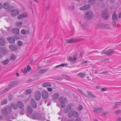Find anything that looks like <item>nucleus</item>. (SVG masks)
<instances>
[{
	"instance_id": "6e6552de",
	"label": "nucleus",
	"mask_w": 121,
	"mask_h": 121,
	"mask_svg": "<svg viewBox=\"0 0 121 121\" xmlns=\"http://www.w3.org/2000/svg\"><path fill=\"white\" fill-rule=\"evenodd\" d=\"M19 11L17 9L12 10L11 12V15L13 17H15L17 15L19 14Z\"/></svg>"
},
{
	"instance_id": "4c0bfd02",
	"label": "nucleus",
	"mask_w": 121,
	"mask_h": 121,
	"mask_svg": "<svg viewBox=\"0 0 121 121\" xmlns=\"http://www.w3.org/2000/svg\"><path fill=\"white\" fill-rule=\"evenodd\" d=\"M21 34L23 35H26L25 30V29H22L21 31Z\"/></svg>"
},
{
	"instance_id": "aec40b11",
	"label": "nucleus",
	"mask_w": 121,
	"mask_h": 121,
	"mask_svg": "<svg viewBox=\"0 0 121 121\" xmlns=\"http://www.w3.org/2000/svg\"><path fill=\"white\" fill-rule=\"evenodd\" d=\"M7 40L10 43H14L15 42V40L13 38L9 37L7 38Z\"/></svg>"
},
{
	"instance_id": "9d476101",
	"label": "nucleus",
	"mask_w": 121,
	"mask_h": 121,
	"mask_svg": "<svg viewBox=\"0 0 121 121\" xmlns=\"http://www.w3.org/2000/svg\"><path fill=\"white\" fill-rule=\"evenodd\" d=\"M106 26H109L108 24H106L105 26L102 24L99 23L97 24L96 26V27L97 28L101 29V28H105Z\"/></svg>"
},
{
	"instance_id": "8fccbe9b",
	"label": "nucleus",
	"mask_w": 121,
	"mask_h": 121,
	"mask_svg": "<svg viewBox=\"0 0 121 121\" xmlns=\"http://www.w3.org/2000/svg\"><path fill=\"white\" fill-rule=\"evenodd\" d=\"M63 79V78L62 77H58L55 79L56 80H59V81L61 80H62Z\"/></svg>"
},
{
	"instance_id": "774afa93",
	"label": "nucleus",
	"mask_w": 121,
	"mask_h": 121,
	"mask_svg": "<svg viewBox=\"0 0 121 121\" xmlns=\"http://www.w3.org/2000/svg\"><path fill=\"white\" fill-rule=\"evenodd\" d=\"M118 16L119 18H121V12L119 13Z\"/></svg>"
},
{
	"instance_id": "79ce46f5",
	"label": "nucleus",
	"mask_w": 121,
	"mask_h": 121,
	"mask_svg": "<svg viewBox=\"0 0 121 121\" xmlns=\"http://www.w3.org/2000/svg\"><path fill=\"white\" fill-rule=\"evenodd\" d=\"M7 100L6 99H4L3 100L1 103V105L5 104L7 103Z\"/></svg>"
},
{
	"instance_id": "7ed1b4c3",
	"label": "nucleus",
	"mask_w": 121,
	"mask_h": 121,
	"mask_svg": "<svg viewBox=\"0 0 121 121\" xmlns=\"http://www.w3.org/2000/svg\"><path fill=\"white\" fill-rule=\"evenodd\" d=\"M93 13L90 11H87L84 14V17L87 20H90L92 18L93 15Z\"/></svg>"
},
{
	"instance_id": "13d9d810",
	"label": "nucleus",
	"mask_w": 121,
	"mask_h": 121,
	"mask_svg": "<svg viewBox=\"0 0 121 121\" xmlns=\"http://www.w3.org/2000/svg\"><path fill=\"white\" fill-rule=\"evenodd\" d=\"M26 33V34H29L30 33V31L28 29H27L26 30H25Z\"/></svg>"
},
{
	"instance_id": "2f4dec72",
	"label": "nucleus",
	"mask_w": 121,
	"mask_h": 121,
	"mask_svg": "<svg viewBox=\"0 0 121 121\" xmlns=\"http://www.w3.org/2000/svg\"><path fill=\"white\" fill-rule=\"evenodd\" d=\"M96 2V0H89L88 1V2L90 3L92 5L94 4Z\"/></svg>"
},
{
	"instance_id": "393cba45",
	"label": "nucleus",
	"mask_w": 121,
	"mask_h": 121,
	"mask_svg": "<svg viewBox=\"0 0 121 121\" xmlns=\"http://www.w3.org/2000/svg\"><path fill=\"white\" fill-rule=\"evenodd\" d=\"M11 88V87H7L0 92V95H1L4 93L8 91Z\"/></svg>"
},
{
	"instance_id": "c9c22d12",
	"label": "nucleus",
	"mask_w": 121,
	"mask_h": 121,
	"mask_svg": "<svg viewBox=\"0 0 121 121\" xmlns=\"http://www.w3.org/2000/svg\"><path fill=\"white\" fill-rule=\"evenodd\" d=\"M9 61V60L8 59H6L4 60L3 63V65H5L7 64H8Z\"/></svg>"
},
{
	"instance_id": "c03bdc74",
	"label": "nucleus",
	"mask_w": 121,
	"mask_h": 121,
	"mask_svg": "<svg viewBox=\"0 0 121 121\" xmlns=\"http://www.w3.org/2000/svg\"><path fill=\"white\" fill-rule=\"evenodd\" d=\"M109 113L108 112H103L101 114V115L103 117H105V116L106 114H108Z\"/></svg>"
},
{
	"instance_id": "bf43d9fd",
	"label": "nucleus",
	"mask_w": 121,
	"mask_h": 121,
	"mask_svg": "<svg viewBox=\"0 0 121 121\" xmlns=\"http://www.w3.org/2000/svg\"><path fill=\"white\" fill-rule=\"evenodd\" d=\"M22 109L21 110V112L20 114H23L24 113H23V112L24 111V109H23L21 108Z\"/></svg>"
},
{
	"instance_id": "ddd939ff",
	"label": "nucleus",
	"mask_w": 121,
	"mask_h": 121,
	"mask_svg": "<svg viewBox=\"0 0 121 121\" xmlns=\"http://www.w3.org/2000/svg\"><path fill=\"white\" fill-rule=\"evenodd\" d=\"M59 96V94L57 93H54L52 95V99L53 100L58 99Z\"/></svg>"
},
{
	"instance_id": "3c124183",
	"label": "nucleus",
	"mask_w": 121,
	"mask_h": 121,
	"mask_svg": "<svg viewBox=\"0 0 121 121\" xmlns=\"http://www.w3.org/2000/svg\"><path fill=\"white\" fill-rule=\"evenodd\" d=\"M18 44L19 46H21L22 45V43L21 41H18Z\"/></svg>"
},
{
	"instance_id": "39448f33",
	"label": "nucleus",
	"mask_w": 121,
	"mask_h": 121,
	"mask_svg": "<svg viewBox=\"0 0 121 121\" xmlns=\"http://www.w3.org/2000/svg\"><path fill=\"white\" fill-rule=\"evenodd\" d=\"M102 15L104 19L106 20L108 18L109 15L107 11L105 10L104 11L102 12Z\"/></svg>"
},
{
	"instance_id": "49530a36",
	"label": "nucleus",
	"mask_w": 121,
	"mask_h": 121,
	"mask_svg": "<svg viewBox=\"0 0 121 121\" xmlns=\"http://www.w3.org/2000/svg\"><path fill=\"white\" fill-rule=\"evenodd\" d=\"M74 7L73 5L70 6L68 7V9L71 10H73L74 9Z\"/></svg>"
},
{
	"instance_id": "b1692460",
	"label": "nucleus",
	"mask_w": 121,
	"mask_h": 121,
	"mask_svg": "<svg viewBox=\"0 0 121 121\" xmlns=\"http://www.w3.org/2000/svg\"><path fill=\"white\" fill-rule=\"evenodd\" d=\"M0 51L1 53L3 54H6L8 53L7 50L1 48H0Z\"/></svg>"
},
{
	"instance_id": "09e8293b",
	"label": "nucleus",
	"mask_w": 121,
	"mask_h": 121,
	"mask_svg": "<svg viewBox=\"0 0 121 121\" xmlns=\"http://www.w3.org/2000/svg\"><path fill=\"white\" fill-rule=\"evenodd\" d=\"M115 105H117V106L118 105H121V102H116L114 103Z\"/></svg>"
},
{
	"instance_id": "a878e982",
	"label": "nucleus",
	"mask_w": 121,
	"mask_h": 121,
	"mask_svg": "<svg viewBox=\"0 0 121 121\" xmlns=\"http://www.w3.org/2000/svg\"><path fill=\"white\" fill-rule=\"evenodd\" d=\"M81 26L82 28L83 29L87 30L88 29L89 26L86 23H84Z\"/></svg>"
},
{
	"instance_id": "4d7b16f0",
	"label": "nucleus",
	"mask_w": 121,
	"mask_h": 121,
	"mask_svg": "<svg viewBox=\"0 0 121 121\" xmlns=\"http://www.w3.org/2000/svg\"><path fill=\"white\" fill-rule=\"evenodd\" d=\"M22 24V22H17L16 23V24L17 26H18Z\"/></svg>"
},
{
	"instance_id": "72a5a7b5",
	"label": "nucleus",
	"mask_w": 121,
	"mask_h": 121,
	"mask_svg": "<svg viewBox=\"0 0 121 121\" xmlns=\"http://www.w3.org/2000/svg\"><path fill=\"white\" fill-rule=\"evenodd\" d=\"M83 107L80 104L78 108L77 109L78 110L81 111L83 109Z\"/></svg>"
},
{
	"instance_id": "de8ad7c7",
	"label": "nucleus",
	"mask_w": 121,
	"mask_h": 121,
	"mask_svg": "<svg viewBox=\"0 0 121 121\" xmlns=\"http://www.w3.org/2000/svg\"><path fill=\"white\" fill-rule=\"evenodd\" d=\"M23 18H24V17H23L22 14H20L17 17V19L19 20H20Z\"/></svg>"
},
{
	"instance_id": "603ef678",
	"label": "nucleus",
	"mask_w": 121,
	"mask_h": 121,
	"mask_svg": "<svg viewBox=\"0 0 121 121\" xmlns=\"http://www.w3.org/2000/svg\"><path fill=\"white\" fill-rule=\"evenodd\" d=\"M27 69L28 71L29 72L31 70V67L29 65H27Z\"/></svg>"
},
{
	"instance_id": "f03ea898",
	"label": "nucleus",
	"mask_w": 121,
	"mask_h": 121,
	"mask_svg": "<svg viewBox=\"0 0 121 121\" xmlns=\"http://www.w3.org/2000/svg\"><path fill=\"white\" fill-rule=\"evenodd\" d=\"M2 111L4 113L6 114H10L12 112V109L9 106H7L4 107Z\"/></svg>"
},
{
	"instance_id": "ea45409f",
	"label": "nucleus",
	"mask_w": 121,
	"mask_h": 121,
	"mask_svg": "<svg viewBox=\"0 0 121 121\" xmlns=\"http://www.w3.org/2000/svg\"><path fill=\"white\" fill-rule=\"evenodd\" d=\"M70 112L71 113H69L68 114V117H69L71 118H72L73 116V111H71Z\"/></svg>"
},
{
	"instance_id": "4be33fe9",
	"label": "nucleus",
	"mask_w": 121,
	"mask_h": 121,
	"mask_svg": "<svg viewBox=\"0 0 121 121\" xmlns=\"http://www.w3.org/2000/svg\"><path fill=\"white\" fill-rule=\"evenodd\" d=\"M18 83V81H14L13 82H11L9 84V86H10L11 88L14 85Z\"/></svg>"
},
{
	"instance_id": "4468645a",
	"label": "nucleus",
	"mask_w": 121,
	"mask_h": 121,
	"mask_svg": "<svg viewBox=\"0 0 121 121\" xmlns=\"http://www.w3.org/2000/svg\"><path fill=\"white\" fill-rule=\"evenodd\" d=\"M19 29L17 28H15L12 30L13 33L14 34L18 35L20 34Z\"/></svg>"
},
{
	"instance_id": "69168bd1",
	"label": "nucleus",
	"mask_w": 121,
	"mask_h": 121,
	"mask_svg": "<svg viewBox=\"0 0 121 121\" xmlns=\"http://www.w3.org/2000/svg\"><path fill=\"white\" fill-rule=\"evenodd\" d=\"M101 8H104L105 7V4L103 3L101 4Z\"/></svg>"
},
{
	"instance_id": "a18cd8bd",
	"label": "nucleus",
	"mask_w": 121,
	"mask_h": 121,
	"mask_svg": "<svg viewBox=\"0 0 121 121\" xmlns=\"http://www.w3.org/2000/svg\"><path fill=\"white\" fill-rule=\"evenodd\" d=\"M24 18L28 16V15L27 13L24 12L22 14Z\"/></svg>"
},
{
	"instance_id": "423d86ee",
	"label": "nucleus",
	"mask_w": 121,
	"mask_h": 121,
	"mask_svg": "<svg viewBox=\"0 0 121 121\" xmlns=\"http://www.w3.org/2000/svg\"><path fill=\"white\" fill-rule=\"evenodd\" d=\"M43 99H46L48 97V93L45 90H43L41 93Z\"/></svg>"
},
{
	"instance_id": "58836bf2",
	"label": "nucleus",
	"mask_w": 121,
	"mask_h": 121,
	"mask_svg": "<svg viewBox=\"0 0 121 121\" xmlns=\"http://www.w3.org/2000/svg\"><path fill=\"white\" fill-rule=\"evenodd\" d=\"M11 58L12 60H13L15 59L16 57L14 54H13L11 55Z\"/></svg>"
},
{
	"instance_id": "6ab92c4d",
	"label": "nucleus",
	"mask_w": 121,
	"mask_h": 121,
	"mask_svg": "<svg viewBox=\"0 0 121 121\" xmlns=\"http://www.w3.org/2000/svg\"><path fill=\"white\" fill-rule=\"evenodd\" d=\"M17 107L20 108H22L24 107V104L22 102L19 101L17 103Z\"/></svg>"
},
{
	"instance_id": "dca6fc26",
	"label": "nucleus",
	"mask_w": 121,
	"mask_h": 121,
	"mask_svg": "<svg viewBox=\"0 0 121 121\" xmlns=\"http://www.w3.org/2000/svg\"><path fill=\"white\" fill-rule=\"evenodd\" d=\"M78 41V40L77 39H71L66 40V42L67 43H71Z\"/></svg>"
},
{
	"instance_id": "37998d69",
	"label": "nucleus",
	"mask_w": 121,
	"mask_h": 121,
	"mask_svg": "<svg viewBox=\"0 0 121 121\" xmlns=\"http://www.w3.org/2000/svg\"><path fill=\"white\" fill-rule=\"evenodd\" d=\"M72 61H73V62H75V61H74L76 60H77V56L75 55L74 56V57L73 58H72Z\"/></svg>"
},
{
	"instance_id": "cd10ccee",
	"label": "nucleus",
	"mask_w": 121,
	"mask_h": 121,
	"mask_svg": "<svg viewBox=\"0 0 121 121\" xmlns=\"http://www.w3.org/2000/svg\"><path fill=\"white\" fill-rule=\"evenodd\" d=\"M51 84L49 83H43L42 85L43 87H47L51 86Z\"/></svg>"
},
{
	"instance_id": "2eb2a0df",
	"label": "nucleus",
	"mask_w": 121,
	"mask_h": 121,
	"mask_svg": "<svg viewBox=\"0 0 121 121\" xmlns=\"http://www.w3.org/2000/svg\"><path fill=\"white\" fill-rule=\"evenodd\" d=\"M104 110L103 108L102 107H99L98 108H95L93 110V111L97 113H98L100 112H101L102 111Z\"/></svg>"
},
{
	"instance_id": "f8f14e48",
	"label": "nucleus",
	"mask_w": 121,
	"mask_h": 121,
	"mask_svg": "<svg viewBox=\"0 0 121 121\" xmlns=\"http://www.w3.org/2000/svg\"><path fill=\"white\" fill-rule=\"evenodd\" d=\"M112 21L114 22L115 23V22L118 21V19L117 17V14H116L115 12L113 13L112 16Z\"/></svg>"
},
{
	"instance_id": "680f3d73",
	"label": "nucleus",
	"mask_w": 121,
	"mask_h": 121,
	"mask_svg": "<svg viewBox=\"0 0 121 121\" xmlns=\"http://www.w3.org/2000/svg\"><path fill=\"white\" fill-rule=\"evenodd\" d=\"M64 78L66 79H68L69 78V77L67 75L65 74L64 75Z\"/></svg>"
},
{
	"instance_id": "bb28decb",
	"label": "nucleus",
	"mask_w": 121,
	"mask_h": 121,
	"mask_svg": "<svg viewBox=\"0 0 121 121\" xmlns=\"http://www.w3.org/2000/svg\"><path fill=\"white\" fill-rule=\"evenodd\" d=\"M11 106L12 108L14 110H16L17 108V105L15 103H13L11 105Z\"/></svg>"
},
{
	"instance_id": "473e14b6",
	"label": "nucleus",
	"mask_w": 121,
	"mask_h": 121,
	"mask_svg": "<svg viewBox=\"0 0 121 121\" xmlns=\"http://www.w3.org/2000/svg\"><path fill=\"white\" fill-rule=\"evenodd\" d=\"M78 76H80L81 77H85L86 76V74L83 73H80L78 74Z\"/></svg>"
},
{
	"instance_id": "864d4df0",
	"label": "nucleus",
	"mask_w": 121,
	"mask_h": 121,
	"mask_svg": "<svg viewBox=\"0 0 121 121\" xmlns=\"http://www.w3.org/2000/svg\"><path fill=\"white\" fill-rule=\"evenodd\" d=\"M101 90L102 91H105L107 90V89L106 88H103L101 89Z\"/></svg>"
},
{
	"instance_id": "5fc2aeb1",
	"label": "nucleus",
	"mask_w": 121,
	"mask_h": 121,
	"mask_svg": "<svg viewBox=\"0 0 121 121\" xmlns=\"http://www.w3.org/2000/svg\"><path fill=\"white\" fill-rule=\"evenodd\" d=\"M27 72V70L26 68L25 67L24 68L23 71V73L24 74H26Z\"/></svg>"
},
{
	"instance_id": "052dcab7",
	"label": "nucleus",
	"mask_w": 121,
	"mask_h": 121,
	"mask_svg": "<svg viewBox=\"0 0 121 121\" xmlns=\"http://www.w3.org/2000/svg\"><path fill=\"white\" fill-rule=\"evenodd\" d=\"M9 100H10L11 99H13V97L12 96V95H10L9 96Z\"/></svg>"
},
{
	"instance_id": "c85d7f7f",
	"label": "nucleus",
	"mask_w": 121,
	"mask_h": 121,
	"mask_svg": "<svg viewBox=\"0 0 121 121\" xmlns=\"http://www.w3.org/2000/svg\"><path fill=\"white\" fill-rule=\"evenodd\" d=\"M72 105L71 103L68 105L67 107V110L68 111H69V112L72 111L73 109L72 108Z\"/></svg>"
},
{
	"instance_id": "7c9ffc66",
	"label": "nucleus",
	"mask_w": 121,
	"mask_h": 121,
	"mask_svg": "<svg viewBox=\"0 0 121 121\" xmlns=\"http://www.w3.org/2000/svg\"><path fill=\"white\" fill-rule=\"evenodd\" d=\"M73 116L75 117H78L79 116V114L76 111H73Z\"/></svg>"
},
{
	"instance_id": "a211bd4d",
	"label": "nucleus",
	"mask_w": 121,
	"mask_h": 121,
	"mask_svg": "<svg viewBox=\"0 0 121 121\" xmlns=\"http://www.w3.org/2000/svg\"><path fill=\"white\" fill-rule=\"evenodd\" d=\"M31 102L33 107L34 108H35L37 107V104L36 101L33 99H32Z\"/></svg>"
},
{
	"instance_id": "e2e57ef3",
	"label": "nucleus",
	"mask_w": 121,
	"mask_h": 121,
	"mask_svg": "<svg viewBox=\"0 0 121 121\" xmlns=\"http://www.w3.org/2000/svg\"><path fill=\"white\" fill-rule=\"evenodd\" d=\"M47 90L49 92L52 91V89L50 87L48 88H47Z\"/></svg>"
},
{
	"instance_id": "9b49d317",
	"label": "nucleus",
	"mask_w": 121,
	"mask_h": 121,
	"mask_svg": "<svg viewBox=\"0 0 121 121\" xmlns=\"http://www.w3.org/2000/svg\"><path fill=\"white\" fill-rule=\"evenodd\" d=\"M9 48L12 51H17L18 50L17 46L14 44H11L9 46Z\"/></svg>"
},
{
	"instance_id": "f3484780",
	"label": "nucleus",
	"mask_w": 121,
	"mask_h": 121,
	"mask_svg": "<svg viewBox=\"0 0 121 121\" xmlns=\"http://www.w3.org/2000/svg\"><path fill=\"white\" fill-rule=\"evenodd\" d=\"M27 110L29 114H32L33 110L31 106L29 105H28L27 106Z\"/></svg>"
},
{
	"instance_id": "a19ab883",
	"label": "nucleus",
	"mask_w": 121,
	"mask_h": 121,
	"mask_svg": "<svg viewBox=\"0 0 121 121\" xmlns=\"http://www.w3.org/2000/svg\"><path fill=\"white\" fill-rule=\"evenodd\" d=\"M31 92V90L30 89L27 90L26 91L25 93L26 94H30Z\"/></svg>"
},
{
	"instance_id": "f704fd0d",
	"label": "nucleus",
	"mask_w": 121,
	"mask_h": 121,
	"mask_svg": "<svg viewBox=\"0 0 121 121\" xmlns=\"http://www.w3.org/2000/svg\"><path fill=\"white\" fill-rule=\"evenodd\" d=\"M121 113V109H119L116 110L114 114L118 115Z\"/></svg>"
},
{
	"instance_id": "412c9836",
	"label": "nucleus",
	"mask_w": 121,
	"mask_h": 121,
	"mask_svg": "<svg viewBox=\"0 0 121 121\" xmlns=\"http://www.w3.org/2000/svg\"><path fill=\"white\" fill-rule=\"evenodd\" d=\"M49 69L48 68L41 69L39 70V72L41 74H43L48 71Z\"/></svg>"
},
{
	"instance_id": "0e129e2a",
	"label": "nucleus",
	"mask_w": 121,
	"mask_h": 121,
	"mask_svg": "<svg viewBox=\"0 0 121 121\" xmlns=\"http://www.w3.org/2000/svg\"><path fill=\"white\" fill-rule=\"evenodd\" d=\"M75 121H81V119L80 117L76 119Z\"/></svg>"
},
{
	"instance_id": "20e7f679",
	"label": "nucleus",
	"mask_w": 121,
	"mask_h": 121,
	"mask_svg": "<svg viewBox=\"0 0 121 121\" xmlns=\"http://www.w3.org/2000/svg\"><path fill=\"white\" fill-rule=\"evenodd\" d=\"M114 50L113 49H111L108 50L107 51H104L103 52L101 53L102 55L104 54L107 55L108 56H110L112 55L114 53Z\"/></svg>"
},
{
	"instance_id": "338daca9",
	"label": "nucleus",
	"mask_w": 121,
	"mask_h": 121,
	"mask_svg": "<svg viewBox=\"0 0 121 121\" xmlns=\"http://www.w3.org/2000/svg\"><path fill=\"white\" fill-rule=\"evenodd\" d=\"M68 60L71 61H72V58L70 56H69L68 58Z\"/></svg>"
},
{
	"instance_id": "e433bc0d",
	"label": "nucleus",
	"mask_w": 121,
	"mask_h": 121,
	"mask_svg": "<svg viewBox=\"0 0 121 121\" xmlns=\"http://www.w3.org/2000/svg\"><path fill=\"white\" fill-rule=\"evenodd\" d=\"M88 95L90 96V97L92 98H95L96 97V96L91 94L90 92H88Z\"/></svg>"
},
{
	"instance_id": "f257e3e1",
	"label": "nucleus",
	"mask_w": 121,
	"mask_h": 121,
	"mask_svg": "<svg viewBox=\"0 0 121 121\" xmlns=\"http://www.w3.org/2000/svg\"><path fill=\"white\" fill-rule=\"evenodd\" d=\"M60 103V105L62 108L65 107V103L68 102V99L64 96H60L58 99Z\"/></svg>"
},
{
	"instance_id": "1a4fd4ad",
	"label": "nucleus",
	"mask_w": 121,
	"mask_h": 121,
	"mask_svg": "<svg viewBox=\"0 0 121 121\" xmlns=\"http://www.w3.org/2000/svg\"><path fill=\"white\" fill-rule=\"evenodd\" d=\"M90 7V5L89 4L86 5L85 6L81 7L80 8V9L82 11H86Z\"/></svg>"
},
{
	"instance_id": "5701e85b",
	"label": "nucleus",
	"mask_w": 121,
	"mask_h": 121,
	"mask_svg": "<svg viewBox=\"0 0 121 121\" xmlns=\"http://www.w3.org/2000/svg\"><path fill=\"white\" fill-rule=\"evenodd\" d=\"M5 40L2 38H0V45L2 46H4L5 44Z\"/></svg>"
},
{
	"instance_id": "6e6d98bb",
	"label": "nucleus",
	"mask_w": 121,
	"mask_h": 121,
	"mask_svg": "<svg viewBox=\"0 0 121 121\" xmlns=\"http://www.w3.org/2000/svg\"><path fill=\"white\" fill-rule=\"evenodd\" d=\"M67 65L68 64L67 63H63L60 64V66H61L64 67L65 66H67Z\"/></svg>"
},
{
	"instance_id": "0eeeda50",
	"label": "nucleus",
	"mask_w": 121,
	"mask_h": 121,
	"mask_svg": "<svg viewBox=\"0 0 121 121\" xmlns=\"http://www.w3.org/2000/svg\"><path fill=\"white\" fill-rule=\"evenodd\" d=\"M41 96V93L39 91H37L35 92V99L38 100L40 99Z\"/></svg>"
},
{
	"instance_id": "c756f323",
	"label": "nucleus",
	"mask_w": 121,
	"mask_h": 121,
	"mask_svg": "<svg viewBox=\"0 0 121 121\" xmlns=\"http://www.w3.org/2000/svg\"><path fill=\"white\" fill-rule=\"evenodd\" d=\"M9 4L8 2H6L3 5V8L5 9H6L8 8L9 7Z\"/></svg>"
}]
</instances>
